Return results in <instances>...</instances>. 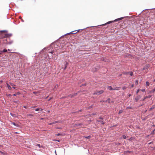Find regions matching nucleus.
<instances>
[{
	"label": "nucleus",
	"instance_id": "nucleus-1",
	"mask_svg": "<svg viewBox=\"0 0 155 155\" xmlns=\"http://www.w3.org/2000/svg\"><path fill=\"white\" fill-rule=\"evenodd\" d=\"M104 92V91L101 90L100 91H97L94 92L93 93L94 95H100Z\"/></svg>",
	"mask_w": 155,
	"mask_h": 155
},
{
	"label": "nucleus",
	"instance_id": "nucleus-2",
	"mask_svg": "<svg viewBox=\"0 0 155 155\" xmlns=\"http://www.w3.org/2000/svg\"><path fill=\"white\" fill-rule=\"evenodd\" d=\"M120 88V87H112L110 86H109L108 87V88L109 89L110 91H112V90H118Z\"/></svg>",
	"mask_w": 155,
	"mask_h": 155
},
{
	"label": "nucleus",
	"instance_id": "nucleus-3",
	"mask_svg": "<svg viewBox=\"0 0 155 155\" xmlns=\"http://www.w3.org/2000/svg\"><path fill=\"white\" fill-rule=\"evenodd\" d=\"M99 120H97V121L99 123H101V124L104 125V122L103 118L102 117H99Z\"/></svg>",
	"mask_w": 155,
	"mask_h": 155
},
{
	"label": "nucleus",
	"instance_id": "nucleus-4",
	"mask_svg": "<svg viewBox=\"0 0 155 155\" xmlns=\"http://www.w3.org/2000/svg\"><path fill=\"white\" fill-rule=\"evenodd\" d=\"M123 19V18H122V17L120 18H117V19L115 20L114 21H108L106 24H109V23H110L113 22L114 21L116 22V21H119V20H122Z\"/></svg>",
	"mask_w": 155,
	"mask_h": 155
},
{
	"label": "nucleus",
	"instance_id": "nucleus-5",
	"mask_svg": "<svg viewBox=\"0 0 155 155\" xmlns=\"http://www.w3.org/2000/svg\"><path fill=\"white\" fill-rule=\"evenodd\" d=\"M83 92V91H78V93H74V94H71L69 95L68 96L69 97H74L77 95V94L80 92Z\"/></svg>",
	"mask_w": 155,
	"mask_h": 155
},
{
	"label": "nucleus",
	"instance_id": "nucleus-6",
	"mask_svg": "<svg viewBox=\"0 0 155 155\" xmlns=\"http://www.w3.org/2000/svg\"><path fill=\"white\" fill-rule=\"evenodd\" d=\"M141 96L140 95H138L136 96L135 99V100L136 102H137L138 100L141 98Z\"/></svg>",
	"mask_w": 155,
	"mask_h": 155
},
{
	"label": "nucleus",
	"instance_id": "nucleus-7",
	"mask_svg": "<svg viewBox=\"0 0 155 155\" xmlns=\"http://www.w3.org/2000/svg\"><path fill=\"white\" fill-rule=\"evenodd\" d=\"M152 96V95H148L146 96L143 99H142L141 101H144L147 98H150Z\"/></svg>",
	"mask_w": 155,
	"mask_h": 155
},
{
	"label": "nucleus",
	"instance_id": "nucleus-8",
	"mask_svg": "<svg viewBox=\"0 0 155 155\" xmlns=\"http://www.w3.org/2000/svg\"><path fill=\"white\" fill-rule=\"evenodd\" d=\"M150 67V65L149 64H147L145 66H144L143 68V70H145L148 68Z\"/></svg>",
	"mask_w": 155,
	"mask_h": 155
},
{
	"label": "nucleus",
	"instance_id": "nucleus-9",
	"mask_svg": "<svg viewBox=\"0 0 155 155\" xmlns=\"http://www.w3.org/2000/svg\"><path fill=\"white\" fill-rule=\"evenodd\" d=\"M79 31V30H78V31L77 32H74L75 31H71V32H70L69 33H68V34H66V35L69 34H75L77 33Z\"/></svg>",
	"mask_w": 155,
	"mask_h": 155
},
{
	"label": "nucleus",
	"instance_id": "nucleus-10",
	"mask_svg": "<svg viewBox=\"0 0 155 155\" xmlns=\"http://www.w3.org/2000/svg\"><path fill=\"white\" fill-rule=\"evenodd\" d=\"M5 37H4V38L5 37H9L12 36V34H6L5 35Z\"/></svg>",
	"mask_w": 155,
	"mask_h": 155
},
{
	"label": "nucleus",
	"instance_id": "nucleus-11",
	"mask_svg": "<svg viewBox=\"0 0 155 155\" xmlns=\"http://www.w3.org/2000/svg\"><path fill=\"white\" fill-rule=\"evenodd\" d=\"M11 124H13L14 126H16V127H18L19 126V125L18 124H16V123H14V122H11Z\"/></svg>",
	"mask_w": 155,
	"mask_h": 155
},
{
	"label": "nucleus",
	"instance_id": "nucleus-12",
	"mask_svg": "<svg viewBox=\"0 0 155 155\" xmlns=\"http://www.w3.org/2000/svg\"><path fill=\"white\" fill-rule=\"evenodd\" d=\"M103 61L105 62H109L110 61V60L109 59L106 58H103Z\"/></svg>",
	"mask_w": 155,
	"mask_h": 155
},
{
	"label": "nucleus",
	"instance_id": "nucleus-13",
	"mask_svg": "<svg viewBox=\"0 0 155 155\" xmlns=\"http://www.w3.org/2000/svg\"><path fill=\"white\" fill-rule=\"evenodd\" d=\"M7 87L9 90H11L12 89L11 87L7 83Z\"/></svg>",
	"mask_w": 155,
	"mask_h": 155
},
{
	"label": "nucleus",
	"instance_id": "nucleus-14",
	"mask_svg": "<svg viewBox=\"0 0 155 155\" xmlns=\"http://www.w3.org/2000/svg\"><path fill=\"white\" fill-rule=\"evenodd\" d=\"M155 108V104L154 105H153V106H152L149 109V111H151L152 109H154Z\"/></svg>",
	"mask_w": 155,
	"mask_h": 155
},
{
	"label": "nucleus",
	"instance_id": "nucleus-15",
	"mask_svg": "<svg viewBox=\"0 0 155 155\" xmlns=\"http://www.w3.org/2000/svg\"><path fill=\"white\" fill-rule=\"evenodd\" d=\"M7 51V50L6 49H4L3 50L1 51L0 52H6Z\"/></svg>",
	"mask_w": 155,
	"mask_h": 155
},
{
	"label": "nucleus",
	"instance_id": "nucleus-16",
	"mask_svg": "<svg viewBox=\"0 0 155 155\" xmlns=\"http://www.w3.org/2000/svg\"><path fill=\"white\" fill-rule=\"evenodd\" d=\"M68 62H66L65 64V67H64V70H65L66 69V68L67 67V65H68Z\"/></svg>",
	"mask_w": 155,
	"mask_h": 155
},
{
	"label": "nucleus",
	"instance_id": "nucleus-17",
	"mask_svg": "<svg viewBox=\"0 0 155 155\" xmlns=\"http://www.w3.org/2000/svg\"><path fill=\"white\" fill-rule=\"evenodd\" d=\"M106 102H107L109 103H110V98H108L107 100L105 101Z\"/></svg>",
	"mask_w": 155,
	"mask_h": 155
},
{
	"label": "nucleus",
	"instance_id": "nucleus-18",
	"mask_svg": "<svg viewBox=\"0 0 155 155\" xmlns=\"http://www.w3.org/2000/svg\"><path fill=\"white\" fill-rule=\"evenodd\" d=\"M57 122H58L57 121H56L52 122V123H50L49 124L50 125H52V124H53L56 123Z\"/></svg>",
	"mask_w": 155,
	"mask_h": 155
},
{
	"label": "nucleus",
	"instance_id": "nucleus-19",
	"mask_svg": "<svg viewBox=\"0 0 155 155\" xmlns=\"http://www.w3.org/2000/svg\"><path fill=\"white\" fill-rule=\"evenodd\" d=\"M146 86H148L150 85V83L148 81H146Z\"/></svg>",
	"mask_w": 155,
	"mask_h": 155
},
{
	"label": "nucleus",
	"instance_id": "nucleus-20",
	"mask_svg": "<svg viewBox=\"0 0 155 155\" xmlns=\"http://www.w3.org/2000/svg\"><path fill=\"white\" fill-rule=\"evenodd\" d=\"M155 91V88L154 89H153V90H152L151 91H150V93H153Z\"/></svg>",
	"mask_w": 155,
	"mask_h": 155
},
{
	"label": "nucleus",
	"instance_id": "nucleus-21",
	"mask_svg": "<svg viewBox=\"0 0 155 155\" xmlns=\"http://www.w3.org/2000/svg\"><path fill=\"white\" fill-rule=\"evenodd\" d=\"M83 124L82 123H80L79 124H76V126H81Z\"/></svg>",
	"mask_w": 155,
	"mask_h": 155
},
{
	"label": "nucleus",
	"instance_id": "nucleus-22",
	"mask_svg": "<svg viewBox=\"0 0 155 155\" xmlns=\"http://www.w3.org/2000/svg\"><path fill=\"white\" fill-rule=\"evenodd\" d=\"M37 146H38L39 148H41L43 147V146H41L40 144H37Z\"/></svg>",
	"mask_w": 155,
	"mask_h": 155
},
{
	"label": "nucleus",
	"instance_id": "nucleus-23",
	"mask_svg": "<svg viewBox=\"0 0 155 155\" xmlns=\"http://www.w3.org/2000/svg\"><path fill=\"white\" fill-rule=\"evenodd\" d=\"M129 74L130 76H132L133 75V73L132 71H130L129 72Z\"/></svg>",
	"mask_w": 155,
	"mask_h": 155
},
{
	"label": "nucleus",
	"instance_id": "nucleus-24",
	"mask_svg": "<svg viewBox=\"0 0 155 155\" xmlns=\"http://www.w3.org/2000/svg\"><path fill=\"white\" fill-rule=\"evenodd\" d=\"M135 84L136 85H137L138 83V80H136L135 81Z\"/></svg>",
	"mask_w": 155,
	"mask_h": 155
},
{
	"label": "nucleus",
	"instance_id": "nucleus-25",
	"mask_svg": "<svg viewBox=\"0 0 155 155\" xmlns=\"http://www.w3.org/2000/svg\"><path fill=\"white\" fill-rule=\"evenodd\" d=\"M92 107H93V106L92 105H91V106H89V107H88L87 108V109H90L91 108H92Z\"/></svg>",
	"mask_w": 155,
	"mask_h": 155
},
{
	"label": "nucleus",
	"instance_id": "nucleus-26",
	"mask_svg": "<svg viewBox=\"0 0 155 155\" xmlns=\"http://www.w3.org/2000/svg\"><path fill=\"white\" fill-rule=\"evenodd\" d=\"M27 116H33V115L31 114H28Z\"/></svg>",
	"mask_w": 155,
	"mask_h": 155
},
{
	"label": "nucleus",
	"instance_id": "nucleus-27",
	"mask_svg": "<svg viewBox=\"0 0 155 155\" xmlns=\"http://www.w3.org/2000/svg\"><path fill=\"white\" fill-rule=\"evenodd\" d=\"M122 112H123V110H120L119 111V113H118V114H120Z\"/></svg>",
	"mask_w": 155,
	"mask_h": 155
},
{
	"label": "nucleus",
	"instance_id": "nucleus-28",
	"mask_svg": "<svg viewBox=\"0 0 155 155\" xmlns=\"http://www.w3.org/2000/svg\"><path fill=\"white\" fill-rule=\"evenodd\" d=\"M155 131V129H154V130H153V131H152L151 132V134H154V132Z\"/></svg>",
	"mask_w": 155,
	"mask_h": 155
},
{
	"label": "nucleus",
	"instance_id": "nucleus-29",
	"mask_svg": "<svg viewBox=\"0 0 155 155\" xmlns=\"http://www.w3.org/2000/svg\"><path fill=\"white\" fill-rule=\"evenodd\" d=\"M129 74V72H124V73L123 74Z\"/></svg>",
	"mask_w": 155,
	"mask_h": 155
},
{
	"label": "nucleus",
	"instance_id": "nucleus-30",
	"mask_svg": "<svg viewBox=\"0 0 155 155\" xmlns=\"http://www.w3.org/2000/svg\"><path fill=\"white\" fill-rule=\"evenodd\" d=\"M91 136H88L85 137L87 139H89L90 138H91Z\"/></svg>",
	"mask_w": 155,
	"mask_h": 155
},
{
	"label": "nucleus",
	"instance_id": "nucleus-31",
	"mask_svg": "<svg viewBox=\"0 0 155 155\" xmlns=\"http://www.w3.org/2000/svg\"><path fill=\"white\" fill-rule=\"evenodd\" d=\"M123 138L124 139H125L126 138V136L125 135H123Z\"/></svg>",
	"mask_w": 155,
	"mask_h": 155
},
{
	"label": "nucleus",
	"instance_id": "nucleus-32",
	"mask_svg": "<svg viewBox=\"0 0 155 155\" xmlns=\"http://www.w3.org/2000/svg\"><path fill=\"white\" fill-rule=\"evenodd\" d=\"M127 88V87H125V86H124L123 87H122V89L123 90H125V89H126Z\"/></svg>",
	"mask_w": 155,
	"mask_h": 155
},
{
	"label": "nucleus",
	"instance_id": "nucleus-33",
	"mask_svg": "<svg viewBox=\"0 0 155 155\" xmlns=\"http://www.w3.org/2000/svg\"><path fill=\"white\" fill-rule=\"evenodd\" d=\"M140 90L139 89H138V90H137V91H136V94H137L138 93V92H139V91Z\"/></svg>",
	"mask_w": 155,
	"mask_h": 155
},
{
	"label": "nucleus",
	"instance_id": "nucleus-34",
	"mask_svg": "<svg viewBox=\"0 0 155 155\" xmlns=\"http://www.w3.org/2000/svg\"><path fill=\"white\" fill-rule=\"evenodd\" d=\"M141 91L143 92H144L145 91V89H141Z\"/></svg>",
	"mask_w": 155,
	"mask_h": 155
},
{
	"label": "nucleus",
	"instance_id": "nucleus-35",
	"mask_svg": "<svg viewBox=\"0 0 155 155\" xmlns=\"http://www.w3.org/2000/svg\"><path fill=\"white\" fill-rule=\"evenodd\" d=\"M18 101H14V102L15 103H18Z\"/></svg>",
	"mask_w": 155,
	"mask_h": 155
},
{
	"label": "nucleus",
	"instance_id": "nucleus-36",
	"mask_svg": "<svg viewBox=\"0 0 155 155\" xmlns=\"http://www.w3.org/2000/svg\"><path fill=\"white\" fill-rule=\"evenodd\" d=\"M39 109H40L39 108H37L35 109V110L36 111H38L39 110Z\"/></svg>",
	"mask_w": 155,
	"mask_h": 155
},
{
	"label": "nucleus",
	"instance_id": "nucleus-37",
	"mask_svg": "<svg viewBox=\"0 0 155 155\" xmlns=\"http://www.w3.org/2000/svg\"><path fill=\"white\" fill-rule=\"evenodd\" d=\"M61 134H60V133H58L57 134H56V135H57V136H59V135H61Z\"/></svg>",
	"mask_w": 155,
	"mask_h": 155
},
{
	"label": "nucleus",
	"instance_id": "nucleus-38",
	"mask_svg": "<svg viewBox=\"0 0 155 155\" xmlns=\"http://www.w3.org/2000/svg\"><path fill=\"white\" fill-rule=\"evenodd\" d=\"M82 111V110H79V111H77L76 112H75V113H76V112L78 113L79 111L81 112V111Z\"/></svg>",
	"mask_w": 155,
	"mask_h": 155
},
{
	"label": "nucleus",
	"instance_id": "nucleus-39",
	"mask_svg": "<svg viewBox=\"0 0 155 155\" xmlns=\"http://www.w3.org/2000/svg\"><path fill=\"white\" fill-rule=\"evenodd\" d=\"M54 52V51H53L50 52V53H51V54H52Z\"/></svg>",
	"mask_w": 155,
	"mask_h": 155
},
{
	"label": "nucleus",
	"instance_id": "nucleus-40",
	"mask_svg": "<svg viewBox=\"0 0 155 155\" xmlns=\"http://www.w3.org/2000/svg\"><path fill=\"white\" fill-rule=\"evenodd\" d=\"M134 85L133 84H132V85H131V88H132L134 87Z\"/></svg>",
	"mask_w": 155,
	"mask_h": 155
},
{
	"label": "nucleus",
	"instance_id": "nucleus-41",
	"mask_svg": "<svg viewBox=\"0 0 155 155\" xmlns=\"http://www.w3.org/2000/svg\"><path fill=\"white\" fill-rule=\"evenodd\" d=\"M23 107L25 108H27V107L26 106H23Z\"/></svg>",
	"mask_w": 155,
	"mask_h": 155
},
{
	"label": "nucleus",
	"instance_id": "nucleus-42",
	"mask_svg": "<svg viewBox=\"0 0 155 155\" xmlns=\"http://www.w3.org/2000/svg\"><path fill=\"white\" fill-rule=\"evenodd\" d=\"M126 152L127 153H130V152H131L130 151H126Z\"/></svg>",
	"mask_w": 155,
	"mask_h": 155
},
{
	"label": "nucleus",
	"instance_id": "nucleus-43",
	"mask_svg": "<svg viewBox=\"0 0 155 155\" xmlns=\"http://www.w3.org/2000/svg\"><path fill=\"white\" fill-rule=\"evenodd\" d=\"M0 153H1L3 154H4V153L3 152H2L1 151H0Z\"/></svg>",
	"mask_w": 155,
	"mask_h": 155
},
{
	"label": "nucleus",
	"instance_id": "nucleus-44",
	"mask_svg": "<svg viewBox=\"0 0 155 155\" xmlns=\"http://www.w3.org/2000/svg\"><path fill=\"white\" fill-rule=\"evenodd\" d=\"M96 114L95 113H93L92 114V115H96Z\"/></svg>",
	"mask_w": 155,
	"mask_h": 155
},
{
	"label": "nucleus",
	"instance_id": "nucleus-45",
	"mask_svg": "<svg viewBox=\"0 0 155 155\" xmlns=\"http://www.w3.org/2000/svg\"><path fill=\"white\" fill-rule=\"evenodd\" d=\"M17 95V94L16 93H15L13 94V95L14 96H16Z\"/></svg>",
	"mask_w": 155,
	"mask_h": 155
},
{
	"label": "nucleus",
	"instance_id": "nucleus-46",
	"mask_svg": "<svg viewBox=\"0 0 155 155\" xmlns=\"http://www.w3.org/2000/svg\"><path fill=\"white\" fill-rule=\"evenodd\" d=\"M52 97H50L49 98V99H48V101H50L51 99H52Z\"/></svg>",
	"mask_w": 155,
	"mask_h": 155
},
{
	"label": "nucleus",
	"instance_id": "nucleus-47",
	"mask_svg": "<svg viewBox=\"0 0 155 155\" xmlns=\"http://www.w3.org/2000/svg\"><path fill=\"white\" fill-rule=\"evenodd\" d=\"M10 115H11L12 116H13V115H14V114H12V113H10Z\"/></svg>",
	"mask_w": 155,
	"mask_h": 155
},
{
	"label": "nucleus",
	"instance_id": "nucleus-48",
	"mask_svg": "<svg viewBox=\"0 0 155 155\" xmlns=\"http://www.w3.org/2000/svg\"><path fill=\"white\" fill-rule=\"evenodd\" d=\"M100 102H105V101H100Z\"/></svg>",
	"mask_w": 155,
	"mask_h": 155
},
{
	"label": "nucleus",
	"instance_id": "nucleus-49",
	"mask_svg": "<svg viewBox=\"0 0 155 155\" xmlns=\"http://www.w3.org/2000/svg\"><path fill=\"white\" fill-rule=\"evenodd\" d=\"M58 87V85H56L55 86V87Z\"/></svg>",
	"mask_w": 155,
	"mask_h": 155
},
{
	"label": "nucleus",
	"instance_id": "nucleus-50",
	"mask_svg": "<svg viewBox=\"0 0 155 155\" xmlns=\"http://www.w3.org/2000/svg\"><path fill=\"white\" fill-rule=\"evenodd\" d=\"M54 141H58V142H60V141H59V140H54Z\"/></svg>",
	"mask_w": 155,
	"mask_h": 155
},
{
	"label": "nucleus",
	"instance_id": "nucleus-51",
	"mask_svg": "<svg viewBox=\"0 0 155 155\" xmlns=\"http://www.w3.org/2000/svg\"><path fill=\"white\" fill-rule=\"evenodd\" d=\"M85 85H86V84H82L81 86H85Z\"/></svg>",
	"mask_w": 155,
	"mask_h": 155
},
{
	"label": "nucleus",
	"instance_id": "nucleus-52",
	"mask_svg": "<svg viewBox=\"0 0 155 155\" xmlns=\"http://www.w3.org/2000/svg\"><path fill=\"white\" fill-rule=\"evenodd\" d=\"M2 81H0V84L2 83Z\"/></svg>",
	"mask_w": 155,
	"mask_h": 155
},
{
	"label": "nucleus",
	"instance_id": "nucleus-53",
	"mask_svg": "<svg viewBox=\"0 0 155 155\" xmlns=\"http://www.w3.org/2000/svg\"><path fill=\"white\" fill-rule=\"evenodd\" d=\"M16 94H17V95H18L20 94V93L19 92H18Z\"/></svg>",
	"mask_w": 155,
	"mask_h": 155
},
{
	"label": "nucleus",
	"instance_id": "nucleus-54",
	"mask_svg": "<svg viewBox=\"0 0 155 155\" xmlns=\"http://www.w3.org/2000/svg\"><path fill=\"white\" fill-rule=\"evenodd\" d=\"M130 96H131V94H129L128 95V96H129V97H130Z\"/></svg>",
	"mask_w": 155,
	"mask_h": 155
},
{
	"label": "nucleus",
	"instance_id": "nucleus-55",
	"mask_svg": "<svg viewBox=\"0 0 155 155\" xmlns=\"http://www.w3.org/2000/svg\"><path fill=\"white\" fill-rule=\"evenodd\" d=\"M152 143V142H150V143H149V144H151Z\"/></svg>",
	"mask_w": 155,
	"mask_h": 155
},
{
	"label": "nucleus",
	"instance_id": "nucleus-56",
	"mask_svg": "<svg viewBox=\"0 0 155 155\" xmlns=\"http://www.w3.org/2000/svg\"><path fill=\"white\" fill-rule=\"evenodd\" d=\"M12 88H13L14 89H15V87H12Z\"/></svg>",
	"mask_w": 155,
	"mask_h": 155
},
{
	"label": "nucleus",
	"instance_id": "nucleus-57",
	"mask_svg": "<svg viewBox=\"0 0 155 155\" xmlns=\"http://www.w3.org/2000/svg\"><path fill=\"white\" fill-rule=\"evenodd\" d=\"M117 126V125H115V126H115V127H116Z\"/></svg>",
	"mask_w": 155,
	"mask_h": 155
},
{
	"label": "nucleus",
	"instance_id": "nucleus-58",
	"mask_svg": "<svg viewBox=\"0 0 155 155\" xmlns=\"http://www.w3.org/2000/svg\"><path fill=\"white\" fill-rule=\"evenodd\" d=\"M7 51H10V50L9 49H8V50H7Z\"/></svg>",
	"mask_w": 155,
	"mask_h": 155
},
{
	"label": "nucleus",
	"instance_id": "nucleus-59",
	"mask_svg": "<svg viewBox=\"0 0 155 155\" xmlns=\"http://www.w3.org/2000/svg\"><path fill=\"white\" fill-rule=\"evenodd\" d=\"M2 145H0V147H2Z\"/></svg>",
	"mask_w": 155,
	"mask_h": 155
},
{
	"label": "nucleus",
	"instance_id": "nucleus-60",
	"mask_svg": "<svg viewBox=\"0 0 155 155\" xmlns=\"http://www.w3.org/2000/svg\"><path fill=\"white\" fill-rule=\"evenodd\" d=\"M22 21H23H23H23V20H22Z\"/></svg>",
	"mask_w": 155,
	"mask_h": 155
},
{
	"label": "nucleus",
	"instance_id": "nucleus-61",
	"mask_svg": "<svg viewBox=\"0 0 155 155\" xmlns=\"http://www.w3.org/2000/svg\"><path fill=\"white\" fill-rule=\"evenodd\" d=\"M155 81V79L154 80V81Z\"/></svg>",
	"mask_w": 155,
	"mask_h": 155
},
{
	"label": "nucleus",
	"instance_id": "nucleus-62",
	"mask_svg": "<svg viewBox=\"0 0 155 155\" xmlns=\"http://www.w3.org/2000/svg\"><path fill=\"white\" fill-rule=\"evenodd\" d=\"M42 109L41 110V111H42Z\"/></svg>",
	"mask_w": 155,
	"mask_h": 155
}]
</instances>
